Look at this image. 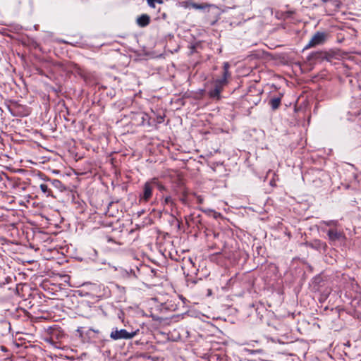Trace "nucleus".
I'll return each mask as SVG.
<instances>
[{
  "mask_svg": "<svg viewBox=\"0 0 361 361\" xmlns=\"http://www.w3.org/2000/svg\"><path fill=\"white\" fill-rule=\"evenodd\" d=\"M229 68V63L224 62L223 64V72L221 76L219 78L213 80L211 82V86L207 91V94L210 99L214 100L221 99V93L224 87L228 85V79L231 78Z\"/></svg>",
  "mask_w": 361,
  "mask_h": 361,
  "instance_id": "1",
  "label": "nucleus"
},
{
  "mask_svg": "<svg viewBox=\"0 0 361 361\" xmlns=\"http://www.w3.org/2000/svg\"><path fill=\"white\" fill-rule=\"evenodd\" d=\"M333 58L334 54L331 52L326 51H317L312 52L307 56V61L313 63L322 62L324 60L331 61Z\"/></svg>",
  "mask_w": 361,
  "mask_h": 361,
  "instance_id": "2",
  "label": "nucleus"
},
{
  "mask_svg": "<svg viewBox=\"0 0 361 361\" xmlns=\"http://www.w3.org/2000/svg\"><path fill=\"white\" fill-rule=\"evenodd\" d=\"M328 38V33L326 32H317L312 37L308 44L305 47L304 49H308L318 45L323 44Z\"/></svg>",
  "mask_w": 361,
  "mask_h": 361,
  "instance_id": "3",
  "label": "nucleus"
},
{
  "mask_svg": "<svg viewBox=\"0 0 361 361\" xmlns=\"http://www.w3.org/2000/svg\"><path fill=\"white\" fill-rule=\"evenodd\" d=\"M136 335L135 331L128 332L126 329L118 330L117 328L114 329L111 334L110 338L113 340H120V339H131Z\"/></svg>",
  "mask_w": 361,
  "mask_h": 361,
  "instance_id": "4",
  "label": "nucleus"
},
{
  "mask_svg": "<svg viewBox=\"0 0 361 361\" xmlns=\"http://www.w3.org/2000/svg\"><path fill=\"white\" fill-rule=\"evenodd\" d=\"M154 186L152 183L146 182L143 186V192L140 195V202H147L152 196Z\"/></svg>",
  "mask_w": 361,
  "mask_h": 361,
  "instance_id": "5",
  "label": "nucleus"
},
{
  "mask_svg": "<svg viewBox=\"0 0 361 361\" xmlns=\"http://www.w3.org/2000/svg\"><path fill=\"white\" fill-rule=\"evenodd\" d=\"M326 233L329 240L333 244H335L336 242H341L345 239V235L343 232L336 228H330L327 231Z\"/></svg>",
  "mask_w": 361,
  "mask_h": 361,
  "instance_id": "6",
  "label": "nucleus"
},
{
  "mask_svg": "<svg viewBox=\"0 0 361 361\" xmlns=\"http://www.w3.org/2000/svg\"><path fill=\"white\" fill-rule=\"evenodd\" d=\"M202 216L200 214L195 215V214H191L190 215L185 217L186 224L188 226H195L200 228V226L202 225Z\"/></svg>",
  "mask_w": 361,
  "mask_h": 361,
  "instance_id": "7",
  "label": "nucleus"
},
{
  "mask_svg": "<svg viewBox=\"0 0 361 361\" xmlns=\"http://www.w3.org/2000/svg\"><path fill=\"white\" fill-rule=\"evenodd\" d=\"M307 246H309L310 247L317 250H319V251H321V250L325 251L327 248V245H326V243H324L319 239H315L310 243H307Z\"/></svg>",
  "mask_w": 361,
  "mask_h": 361,
  "instance_id": "8",
  "label": "nucleus"
},
{
  "mask_svg": "<svg viewBox=\"0 0 361 361\" xmlns=\"http://www.w3.org/2000/svg\"><path fill=\"white\" fill-rule=\"evenodd\" d=\"M47 181L49 183L51 188H55L59 192H63L66 190V187L62 183V182L58 179L47 178Z\"/></svg>",
  "mask_w": 361,
  "mask_h": 361,
  "instance_id": "9",
  "label": "nucleus"
},
{
  "mask_svg": "<svg viewBox=\"0 0 361 361\" xmlns=\"http://www.w3.org/2000/svg\"><path fill=\"white\" fill-rule=\"evenodd\" d=\"M150 16L147 14H142L136 20L137 24L140 27H145L147 26L150 23Z\"/></svg>",
  "mask_w": 361,
  "mask_h": 361,
  "instance_id": "10",
  "label": "nucleus"
},
{
  "mask_svg": "<svg viewBox=\"0 0 361 361\" xmlns=\"http://www.w3.org/2000/svg\"><path fill=\"white\" fill-rule=\"evenodd\" d=\"M39 188L42 192L46 195L47 197H51L54 199L56 198V196L54 194L52 189L51 188L49 184L42 183L39 185Z\"/></svg>",
  "mask_w": 361,
  "mask_h": 361,
  "instance_id": "11",
  "label": "nucleus"
},
{
  "mask_svg": "<svg viewBox=\"0 0 361 361\" xmlns=\"http://www.w3.org/2000/svg\"><path fill=\"white\" fill-rule=\"evenodd\" d=\"M281 99L280 97L271 98L269 100V104L271 106L273 111H275L277 109H279V107L280 106V104H281Z\"/></svg>",
  "mask_w": 361,
  "mask_h": 361,
  "instance_id": "12",
  "label": "nucleus"
},
{
  "mask_svg": "<svg viewBox=\"0 0 361 361\" xmlns=\"http://www.w3.org/2000/svg\"><path fill=\"white\" fill-rule=\"evenodd\" d=\"M164 204L170 205L172 208L176 207V203L171 196H166L164 197Z\"/></svg>",
  "mask_w": 361,
  "mask_h": 361,
  "instance_id": "13",
  "label": "nucleus"
},
{
  "mask_svg": "<svg viewBox=\"0 0 361 361\" xmlns=\"http://www.w3.org/2000/svg\"><path fill=\"white\" fill-rule=\"evenodd\" d=\"M179 200L183 204H188L187 194L185 192H183V195Z\"/></svg>",
  "mask_w": 361,
  "mask_h": 361,
  "instance_id": "14",
  "label": "nucleus"
},
{
  "mask_svg": "<svg viewBox=\"0 0 361 361\" xmlns=\"http://www.w3.org/2000/svg\"><path fill=\"white\" fill-rule=\"evenodd\" d=\"M192 6L195 8V9H203L205 8L204 5V4H197V3H193L192 4Z\"/></svg>",
  "mask_w": 361,
  "mask_h": 361,
  "instance_id": "15",
  "label": "nucleus"
},
{
  "mask_svg": "<svg viewBox=\"0 0 361 361\" xmlns=\"http://www.w3.org/2000/svg\"><path fill=\"white\" fill-rule=\"evenodd\" d=\"M147 4L152 8H155V1L154 0H147Z\"/></svg>",
  "mask_w": 361,
  "mask_h": 361,
  "instance_id": "16",
  "label": "nucleus"
},
{
  "mask_svg": "<svg viewBox=\"0 0 361 361\" xmlns=\"http://www.w3.org/2000/svg\"><path fill=\"white\" fill-rule=\"evenodd\" d=\"M204 201V199L202 196L197 195V202L198 204H202Z\"/></svg>",
  "mask_w": 361,
  "mask_h": 361,
  "instance_id": "17",
  "label": "nucleus"
},
{
  "mask_svg": "<svg viewBox=\"0 0 361 361\" xmlns=\"http://www.w3.org/2000/svg\"><path fill=\"white\" fill-rule=\"evenodd\" d=\"M324 224L327 226H332V225L334 226V225H336V223L335 221H330L328 222H325Z\"/></svg>",
  "mask_w": 361,
  "mask_h": 361,
  "instance_id": "18",
  "label": "nucleus"
},
{
  "mask_svg": "<svg viewBox=\"0 0 361 361\" xmlns=\"http://www.w3.org/2000/svg\"><path fill=\"white\" fill-rule=\"evenodd\" d=\"M155 1V4L157 3V4H162L164 3L163 0H154Z\"/></svg>",
  "mask_w": 361,
  "mask_h": 361,
  "instance_id": "19",
  "label": "nucleus"
},
{
  "mask_svg": "<svg viewBox=\"0 0 361 361\" xmlns=\"http://www.w3.org/2000/svg\"><path fill=\"white\" fill-rule=\"evenodd\" d=\"M107 241H108L109 243H110V242H111V243H115V240H114V239H112L111 238H110V237H108V238H107Z\"/></svg>",
  "mask_w": 361,
  "mask_h": 361,
  "instance_id": "20",
  "label": "nucleus"
},
{
  "mask_svg": "<svg viewBox=\"0 0 361 361\" xmlns=\"http://www.w3.org/2000/svg\"><path fill=\"white\" fill-rule=\"evenodd\" d=\"M140 115L142 116L141 118H142V121H144V116L145 115L143 114H140Z\"/></svg>",
  "mask_w": 361,
  "mask_h": 361,
  "instance_id": "21",
  "label": "nucleus"
},
{
  "mask_svg": "<svg viewBox=\"0 0 361 361\" xmlns=\"http://www.w3.org/2000/svg\"><path fill=\"white\" fill-rule=\"evenodd\" d=\"M2 284H3V283L0 282V286H2Z\"/></svg>",
  "mask_w": 361,
  "mask_h": 361,
  "instance_id": "22",
  "label": "nucleus"
}]
</instances>
